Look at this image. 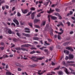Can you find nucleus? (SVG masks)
Segmentation results:
<instances>
[{
	"label": "nucleus",
	"instance_id": "49",
	"mask_svg": "<svg viewBox=\"0 0 75 75\" xmlns=\"http://www.w3.org/2000/svg\"><path fill=\"white\" fill-rule=\"evenodd\" d=\"M11 45H13L11 46V48H13L15 47V45H14L13 43H11Z\"/></svg>",
	"mask_w": 75,
	"mask_h": 75
},
{
	"label": "nucleus",
	"instance_id": "43",
	"mask_svg": "<svg viewBox=\"0 0 75 75\" xmlns=\"http://www.w3.org/2000/svg\"><path fill=\"white\" fill-rule=\"evenodd\" d=\"M45 23H46V22L45 21H43L42 25H45Z\"/></svg>",
	"mask_w": 75,
	"mask_h": 75
},
{
	"label": "nucleus",
	"instance_id": "54",
	"mask_svg": "<svg viewBox=\"0 0 75 75\" xmlns=\"http://www.w3.org/2000/svg\"><path fill=\"white\" fill-rule=\"evenodd\" d=\"M48 40L49 42H51V41H52V39H48Z\"/></svg>",
	"mask_w": 75,
	"mask_h": 75
},
{
	"label": "nucleus",
	"instance_id": "20",
	"mask_svg": "<svg viewBox=\"0 0 75 75\" xmlns=\"http://www.w3.org/2000/svg\"><path fill=\"white\" fill-rule=\"evenodd\" d=\"M28 24L31 27H33V23H28Z\"/></svg>",
	"mask_w": 75,
	"mask_h": 75
},
{
	"label": "nucleus",
	"instance_id": "47",
	"mask_svg": "<svg viewBox=\"0 0 75 75\" xmlns=\"http://www.w3.org/2000/svg\"><path fill=\"white\" fill-rule=\"evenodd\" d=\"M41 16V14L40 13L37 15V17H40Z\"/></svg>",
	"mask_w": 75,
	"mask_h": 75
},
{
	"label": "nucleus",
	"instance_id": "8",
	"mask_svg": "<svg viewBox=\"0 0 75 75\" xmlns=\"http://www.w3.org/2000/svg\"><path fill=\"white\" fill-rule=\"evenodd\" d=\"M36 11L34 12L33 13L31 14V18L32 19H34V16H35V14H36Z\"/></svg>",
	"mask_w": 75,
	"mask_h": 75
},
{
	"label": "nucleus",
	"instance_id": "18",
	"mask_svg": "<svg viewBox=\"0 0 75 75\" xmlns=\"http://www.w3.org/2000/svg\"><path fill=\"white\" fill-rule=\"evenodd\" d=\"M64 53H65L66 54H67L68 55V54H69V51L68 50H64Z\"/></svg>",
	"mask_w": 75,
	"mask_h": 75
},
{
	"label": "nucleus",
	"instance_id": "10",
	"mask_svg": "<svg viewBox=\"0 0 75 75\" xmlns=\"http://www.w3.org/2000/svg\"><path fill=\"white\" fill-rule=\"evenodd\" d=\"M15 64L16 65V66L19 67H21L22 68H23V66L21 65V64L18 63L16 62L15 63Z\"/></svg>",
	"mask_w": 75,
	"mask_h": 75
},
{
	"label": "nucleus",
	"instance_id": "17",
	"mask_svg": "<svg viewBox=\"0 0 75 75\" xmlns=\"http://www.w3.org/2000/svg\"><path fill=\"white\" fill-rule=\"evenodd\" d=\"M60 31H61V32H59L58 33V34H59L60 35H61L63 33H64V30H62V28H60Z\"/></svg>",
	"mask_w": 75,
	"mask_h": 75
},
{
	"label": "nucleus",
	"instance_id": "7",
	"mask_svg": "<svg viewBox=\"0 0 75 75\" xmlns=\"http://www.w3.org/2000/svg\"><path fill=\"white\" fill-rule=\"evenodd\" d=\"M66 49L67 50H70L71 52H73L74 50L72 49V47H66Z\"/></svg>",
	"mask_w": 75,
	"mask_h": 75
},
{
	"label": "nucleus",
	"instance_id": "50",
	"mask_svg": "<svg viewBox=\"0 0 75 75\" xmlns=\"http://www.w3.org/2000/svg\"><path fill=\"white\" fill-rule=\"evenodd\" d=\"M31 12H29L28 14L26 15L27 16H30V14H31Z\"/></svg>",
	"mask_w": 75,
	"mask_h": 75
},
{
	"label": "nucleus",
	"instance_id": "53",
	"mask_svg": "<svg viewBox=\"0 0 75 75\" xmlns=\"http://www.w3.org/2000/svg\"><path fill=\"white\" fill-rule=\"evenodd\" d=\"M70 15H72V14L73 13V12H72V11H70Z\"/></svg>",
	"mask_w": 75,
	"mask_h": 75
},
{
	"label": "nucleus",
	"instance_id": "48",
	"mask_svg": "<svg viewBox=\"0 0 75 75\" xmlns=\"http://www.w3.org/2000/svg\"><path fill=\"white\" fill-rule=\"evenodd\" d=\"M1 45H5V44H4V43L3 42H1L0 43Z\"/></svg>",
	"mask_w": 75,
	"mask_h": 75
},
{
	"label": "nucleus",
	"instance_id": "22",
	"mask_svg": "<svg viewBox=\"0 0 75 75\" xmlns=\"http://www.w3.org/2000/svg\"><path fill=\"white\" fill-rule=\"evenodd\" d=\"M69 44V42H65L63 44V45L64 46H66V45H68Z\"/></svg>",
	"mask_w": 75,
	"mask_h": 75
},
{
	"label": "nucleus",
	"instance_id": "24",
	"mask_svg": "<svg viewBox=\"0 0 75 75\" xmlns=\"http://www.w3.org/2000/svg\"><path fill=\"white\" fill-rule=\"evenodd\" d=\"M3 58H8V56H7V55L4 54L3 56Z\"/></svg>",
	"mask_w": 75,
	"mask_h": 75
},
{
	"label": "nucleus",
	"instance_id": "15",
	"mask_svg": "<svg viewBox=\"0 0 75 75\" xmlns=\"http://www.w3.org/2000/svg\"><path fill=\"white\" fill-rule=\"evenodd\" d=\"M40 20L39 19H35L34 21V23H38V22H40Z\"/></svg>",
	"mask_w": 75,
	"mask_h": 75
},
{
	"label": "nucleus",
	"instance_id": "2",
	"mask_svg": "<svg viewBox=\"0 0 75 75\" xmlns=\"http://www.w3.org/2000/svg\"><path fill=\"white\" fill-rule=\"evenodd\" d=\"M50 17H51V19L55 20L57 19V17L55 16H52L51 15H48L47 17V18L48 19L49 22L50 23Z\"/></svg>",
	"mask_w": 75,
	"mask_h": 75
},
{
	"label": "nucleus",
	"instance_id": "28",
	"mask_svg": "<svg viewBox=\"0 0 75 75\" xmlns=\"http://www.w3.org/2000/svg\"><path fill=\"white\" fill-rule=\"evenodd\" d=\"M60 67V66H59L58 67H57V68H55L54 69V70H58V69H59V67Z\"/></svg>",
	"mask_w": 75,
	"mask_h": 75
},
{
	"label": "nucleus",
	"instance_id": "13",
	"mask_svg": "<svg viewBox=\"0 0 75 75\" xmlns=\"http://www.w3.org/2000/svg\"><path fill=\"white\" fill-rule=\"evenodd\" d=\"M54 10L51 9V8H50V11H47V13L50 14V13H52L53 11H54Z\"/></svg>",
	"mask_w": 75,
	"mask_h": 75
},
{
	"label": "nucleus",
	"instance_id": "51",
	"mask_svg": "<svg viewBox=\"0 0 75 75\" xmlns=\"http://www.w3.org/2000/svg\"><path fill=\"white\" fill-rule=\"evenodd\" d=\"M58 17L59 19H60V20H61V19H62V17L60 16V15Z\"/></svg>",
	"mask_w": 75,
	"mask_h": 75
},
{
	"label": "nucleus",
	"instance_id": "19",
	"mask_svg": "<svg viewBox=\"0 0 75 75\" xmlns=\"http://www.w3.org/2000/svg\"><path fill=\"white\" fill-rule=\"evenodd\" d=\"M59 75H63L64 74V73L62 71H59L58 73Z\"/></svg>",
	"mask_w": 75,
	"mask_h": 75
},
{
	"label": "nucleus",
	"instance_id": "9",
	"mask_svg": "<svg viewBox=\"0 0 75 75\" xmlns=\"http://www.w3.org/2000/svg\"><path fill=\"white\" fill-rule=\"evenodd\" d=\"M23 35H24V36H25L26 37H30V36H31V35L28 34H25V33H22Z\"/></svg>",
	"mask_w": 75,
	"mask_h": 75
},
{
	"label": "nucleus",
	"instance_id": "1",
	"mask_svg": "<svg viewBox=\"0 0 75 75\" xmlns=\"http://www.w3.org/2000/svg\"><path fill=\"white\" fill-rule=\"evenodd\" d=\"M30 59H32V60H33V61H34V62H37L38 60H42V59H44V57H42L38 58L36 56H33L30 58Z\"/></svg>",
	"mask_w": 75,
	"mask_h": 75
},
{
	"label": "nucleus",
	"instance_id": "63",
	"mask_svg": "<svg viewBox=\"0 0 75 75\" xmlns=\"http://www.w3.org/2000/svg\"><path fill=\"white\" fill-rule=\"evenodd\" d=\"M56 47L58 49L59 48V45H57L56 46Z\"/></svg>",
	"mask_w": 75,
	"mask_h": 75
},
{
	"label": "nucleus",
	"instance_id": "25",
	"mask_svg": "<svg viewBox=\"0 0 75 75\" xmlns=\"http://www.w3.org/2000/svg\"><path fill=\"white\" fill-rule=\"evenodd\" d=\"M35 53V51H32L30 52V54H34Z\"/></svg>",
	"mask_w": 75,
	"mask_h": 75
},
{
	"label": "nucleus",
	"instance_id": "27",
	"mask_svg": "<svg viewBox=\"0 0 75 75\" xmlns=\"http://www.w3.org/2000/svg\"><path fill=\"white\" fill-rule=\"evenodd\" d=\"M54 15L58 17L60 15L58 13H54Z\"/></svg>",
	"mask_w": 75,
	"mask_h": 75
},
{
	"label": "nucleus",
	"instance_id": "38",
	"mask_svg": "<svg viewBox=\"0 0 75 75\" xmlns=\"http://www.w3.org/2000/svg\"><path fill=\"white\" fill-rule=\"evenodd\" d=\"M69 65H70V66H73V67H75V64H69Z\"/></svg>",
	"mask_w": 75,
	"mask_h": 75
},
{
	"label": "nucleus",
	"instance_id": "55",
	"mask_svg": "<svg viewBox=\"0 0 75 75\" xmlns=\"http://www.w3.org/2000/svg\"><path fill=\"white\" fill-rule=\"evenodd\" d=\"M69 59V57L68 56H66L65 57V60H68V59Z\"/></svg>",
	"mask_w": 75,
	"mask_h": 75
},
{
	"label": "nucleus",
	"instance_id": "40",
	"mask_svg": "<svg viewBox=\"0 0 75 75\" xmlns=\"http://www.w3.org/2000/svg\"><path fill=\"white\" fill-rule=\"evenodd\" d=\"M58 40H61V37L60 35H58Z\"/></svg>",
	"mask_w": 75,
	"mask_h": 75
},
{
	"label": "nucleus",
	"instance_id": "58",
	"mask_svg": "<svg viewBox=\"0 0 75 75\" xmlns=\"http://www.w3.org/2000/svg\"><path fill=\"white\" fill-rule=\"evenodd\" d=\"M74 33V32L72 31L70 32V34H72Z\"/></svg>",
	"mask_w": 75,
	"mask_h": 75
},
{
	"label": "nucleus",
	"instance_id": "14",
	"mask_svg": "<svg viewBox=\"0 0 75 75\" xmlns=\"http://www.w3.org/2000/svg\"><path fill=\"white\" fill-rule=\"evenodd\" d=\"M69 69L71 71V73L72 74H73L74 75H75V72H74V70H72V69L71 68H69Z\"/></svg>",
	"mask_w": 75,
	"mask_h": 75
},
{
	"label": "nucleus",
	"instance_id": "32",
	"mask_svg": "<svg viewBox=\"0 0 75 75\" xmlns=\"http://www.w3.org/2000/svg\"><path fill=\"white\" fill-rule=\"evenodd\" d=\"M49 4V2L47 1L44 4V5H45L46 6H47V5H48V4Z\"/></svg>",
	"mask_w": 75,
	"mask_h": 75
},
{
	"label": "nucleus",
	"instance_id": "36",
	"mask_svg": "<svg viewBox=\"0 0 75 75\" xmlns=\"http://www.w3.org/2000/svg\"><path fill=\"white\" fill-rule=\"evenodd\" d=\"M16 50H21V48L20 47H16L15 48Z\"/></svg>",
	"mask_w": 75,
	"mask_h": 75
},
{
	"label": "nucleus",
	"instance_id": "5",
	"mask_svg": "<svg viewBox=\"0 0 75 75\" xmlns=\"http://www.w3.org/2000/svg\"><path fill=\"white\" fill-rule=\"evenodd\" d=\"M60 68V69H63V68H64V69H64V71L66 74H69V72L68 71V69H67L65 67H62Z\"/></svg>",
	"mask_w": 75,
	"mask_h": 75
},
{
	"label": "nucleus",
	"instance_id": "3",
	"mask_svg": "<svg viewBox=\"0 0 75 75\" xmlns=\"http://www.w3.org/2000/svg\"><path fill=\"white\" fill-rule=\"evenodd\" d=\"M7 31L8 33V34H14V32L12 31L11 30V29H6V32H7Z\"/></svg>",
	"mask_w": 75,
	"mask_h": 75
},
{
	"label": "nucleus",
	"instance_id": "45",
	"mask_svg": "<svg viewBox=\"0 0 75 75\" xmlns=\"http://www.w3.org/2000/svg\"><path fill=\"white\" fill-rule=\"evenodd\" d=\"M11 25L12 26H13V25L14 27H15V26H16V25L13 23H11Z\"/></svg>",
	"mask_w": 75,
	"mask_h": 75
},
{
	"label": "nucleus",
	"instance_id": "31",
	"mask_svg": "<svg viewBox=\"0 0 75 75\" xmlns=\"http://www.w3.org/2000/svg\"><path fill=\"white\" fill-rule=\"evenodd\" d=\"M30 10H33V11H35V8H34L33 7H32L31 8H30Z\"/></svg>",
	"mask_w": 75,
	"mask_h": 75
},
{
	"label": "nucleus",
	"instance_id": "59",
	"mask_svg": "<svg viewBox=\"0 0 75 75\" xmlns=\"http://www.w3.org/2000/svg\"><path fill=\"white\" fill-rule=\"evenodd\" d=\"M5 6L6 7V8L7 9H8L9 8V6H8V5H6Z\"/></svg>",
	"mask_w": 75,
	"mask_h": 75
},
{
	"label": "nucleus",
	"instance_id": "26",
	"mask_svg": "<svg viewBox=\"0 0 75 75\" xmlns=\"http://www.w3.org/2000/svg\"><path fill=\"white\" fill-rule=\"evenodd\" d=\"M70 63H74V62H72V61H67V64H70Z\"/></svg>",
	"mask_w": 75,
	"mask_h": 75
},
{
	"label": "nucleus",
	"instance_id": "12",
	"mask_svg": "<svg viewBox=\"0 0 75 75\" xmlns=\"http://www.w3.org/2000/svg\"><path fill=\"white\" fill-rule=\"evenodd\" d=\"M13 21L14 23H16V24L17 25H18V24H19L18 21L17 20V19H14L13 20Z\"/></svg>",
	"mask_w": 75,
	"mask_h": 75
},
{
	"label": "nucleus",
	"instance_id": "33",
	"mask_svg": "<svg viewBox=\"0 0 75 75\" xmlns=\"http://www.w3.org/2000/svg\"><path fill=\"white\" fill-rule=\"evenodd\" d=\"M63 64L64 66H65L66 67H67L68 66L67 64H65V62H63Z\"/></svg>",
	"mask_w": 75,
	"mask_h": 75
},
{
	"label": "nucleus",
	"instance_id": "60",
	"mask_svg": "<svg viewBox=\"0 0 75 75\" xmlns=\"http://www.w3.org/2000/svg\"><path fill=\"white\" fill-rule=\"evenodd\" d=\"M67 24H68V26H69L70 25V23H69V22H67Z\"/></svg>",
	"mask_w": 75,
	"mask_h": 75
},
{
	"label": "nucleus",
	"instance_id": "23",
	"mask_svg": "<svg viewBox=\"0 0 75 75\" xmlns=\"http://www.w3.org/2000/svg\"><path fill=\"white\" fill-rule=\"evenodd\" d=\"M33 39L34 40H39V38L37 37H34L33 38Z\"/></svg>",
	"mask_w": 75,
	"mask_h": 75
},
{
	"label": "nucleus",
	"instance_id": "56",
	"mask_svg": "<svg viewBox=\"0 0 75 75\" xmlns=\"http://www.w3.org/2000/svg\"><path fill=\"white\" fill-rule=\"evenodd\" d=\"M21 47H25V44L21 46Z\"/></svg>",
	"mask_w": 75,
	"mask_h": 75
},
{
	"label": "nucleus",
	"instance_id": "39",
	"mask_svg": "<svg viewBox=\"0 0 75 75\" xmlns=\"http://www.w3.org/2000/svg\"><path fill=\"white\" fill-rule=\"evenodd\" d=\"M21 50H22L23 51H27V50L24 48H21Z\"/></svg>",
	"mask_w": 75,
	"mask_h": 75
},
{
	"label": "nucleus",
	"instance_id": "61",
	"mask_svg": "<svg viewBox=\"0 0 75 75\" xmlns=\"http://www.w3.org/2000/svg\"><path fill=\"white\" fill-rule=\"evenodd\" d=\"M21 25H24V22H21Z\"/></svg>",
	"mask_w": 75,
	"mask_h": 75
},
{
	"label": "nucleus",
	"instance_id": "35",
	"mask_svg": "<svg viewBox=\"0 0 75 75\" xmlns=\"http://www.w3.org/2000/svg\"><path fill=\"white\" fill-rule=\"evenodd\" d=\"M59 24H60V25H62V27H64V24H62V22H59Z\"/></svg>",
	"mask_w": 75,
	"mask_h": 75
},
{
	"label": "nucleus",
	"instance_id": "11",
	"mask_svg": "<svg viewBox=\"0 0 75 75\" xmlns=\"http://www.w3.org/2000/svg\"><path fill=\"white\" fill-rule=\"evenodd\" d=\"M24 30H28L25 31V33H30V29L28 28H25L24 29Z\"/></svg>",
	"mask_w": 75,
	"mask_h": 75
},
{
	"label": "nucleus",
	"instance_id": "57",
	"mask_svg": "<svg viewBox=\"0 0 75 75\" xmlns=\"http://www.w3.org/2000/svg\"><path fill=\"white\" fill-rule=\"evenodd\" d=\"M18 71H21V69H20V68H18Z\"/></svg>",
	"mask_w": 75,
	"mask_h": 75
},
{
	"label": "nucleus",
	"instance_id": "4",
	"mask_svg": "<svg viewBox=\"0 0 75 75\" xmlns=\"http://www.w3.org/2000/svg\"><path fill=\"white\" fill-rule=\"evenodd\" d=\"M40 72H41V70L38 71V72L37 73V74H38V75H42L43 74H44V73H45V72H46V71L45 70L42 71L41 73H40Z\"/></svg>",
	"mask_w": 75,
	"mask_h": 75
},
{
	"label": "nucleus",
	"instance_id": "29",
	"mask_svg": "<svg viewBox=\"0 0 75 75\" xmlns=\"http://www.w3.org/2000/svg\"><path fill=\"white\" fill-rule=\"evenodd\" d=\"M37 65L35 64H33L30 66L31 67H37Z\"/></svg>",
	"mask_w": 75,
	"mask_h": 75
},
{
	"label": "nucleus",
	"instance_id": "42",
	"mask_svg": "<svg viewBox=\"0 0 75 75\" xmlns=\"http://www.w3.org/2000/svg\"><path fill=\"white\" fill-rule=\"evenodd\" d=\"M55 10L56 11H57V12H59L60 11V10L58 8H56Z\"/></svg>",
	"mask_w": 75,
	"mask_h": 75
},
{
	"label": "nucleus",
	"instance_id": "30",
	"mask_svg": "<svg viewBox=\"0 0 75 75\" xmlns=\"http://www.w3.org/2000/svg\"><path fill=\"white\" fill-rule=\"evenodd\" d=\"M34 26L35 27H36V28H40V26H39L38 25H34Z\"/></svg>",
	"mask_w": 75,
	"mask_h": 75
},
{
	"label": "nucleus",
	"instance_id": "46",
	"mask_svg": "<svg viewBox=\"0 0 75 75\" xmlns=\"http://www.w3.org/2000/svg\"><path fill=\"white\" fill-rule=\"evenodd\" d=\"M17 16H18V17H20V16H21V14H20V13L19 12H18L17 13Z\"/></svg>",
	"mask_w": 75,
	"mask_h": 75
},
{
	"label": "nucleus",
	"instance_id": "44",
	"mask_svg": "<svg viewBox=\"0 0 75 75\" xmlns=\"http://www.w3.org/2000/svg\"><path fill=\"white\" fill-rule=\"evenodd\" d=\"M47 41H45V44L46 45H50V43H47Z\"/></svg>",
	"mask_w": 75,
	"mask_h": 75
},
{
	"label": "nucleus",
	"instance_id": "64",
	"mask_svg": "<svg viewBox=\"0 0 75 75\" xmlns=\"http://www.w3.org/2000/svg\"><path fill=\"white\" fill-rule=\"evenodd\" d=\"M8 21H11V19L10 18H8Z\"/></svg>",
	"mask_w": 75,
	"mask_h": 75
},
{
	"label": "nucleus",
	"instance_id": "37",
	"mask_svg": "<svg viewBox=\"0 0 75 75\" xmlns=\"http://www.w3.org/2000/svg\"><path fill=\"white\" fill-rule=\"evenodd\" d=\"M43 48H46V47H42L39 48V49H40V50H43Z\"/></svg>",
	"mask_w": 75,
	"mask_h": 75
},
{
	"label": "nucleus",
	"instance_id": "52",
	"mask_svg": "<svg viewBox=\"0 0 75 75\" xmlns=\"http://www.w3.org/2000/svg\"><path fill=\"white\" fill-rule=\"evenodd\" d=\"M0 48L1 50H4V47H0Z\"/></svg>",
	"mask_w": 75,
	"mask_h": 75
},
{
	"label": "nucleus",
	"instance_id": "6",
	"mask_svg": "<svg viewBox=\"0 0 75 75\" xmlns=\"http://www.w3.org/2000/svg\"><path fill=\"white\" fill-rule=\"evenodd\" d=\"M74 55L73 54H69V59L71 60L74 58Z\"/></svg>",
	"mask_w": 75,
	"mask_h": 75
},
{
	"label": "nucleus",
	"instance_id": "34",
	"mask_svg": "<svg viewBox=\"0 0 75 75\" xmlns=\"http://www.w3.org/2000/svg\"><path fill=\"white\" fill-rule=\"evenodd\" d=\"M13 41H14V42H17V39L15 38H13Z\"/></svg>",
	"mask_w": 75,
	"mask_h": 75
},
{
	"label": "nucleus",
	"instance_id": "16",
	"mask_svg": "<svg viewBox=\"0 0 75 75\" xmlns=\"http://www.w3.org/2000/svg\"><path fill=\"white\" fill-rule=\"evenodd\" d=\"M27 10H22V11L23 14H26L27 13Z\"/></svg>",
	"mask_w": 75,
	"mask_h": 75
},
{
	"label": "nucleus",
	"instance_id": "21",
	"mask_svg": "<svg viewBox=\"0 0 75 75\" xmlns=\"http://www.w3.org/2000/svg\"><path fill=\"white\" fill-rule=\"evenodd\" d=\"M11 74H12L11 73L9 72H7L6 73V75H11Z\"/></svg>",
	"mask_w": 75,
	"mask_h": 75
},
{
	"label": "nucleus",
	"instance_id": "62",
	"mask_svg": "<svg viewBox=\"0 0 75 75\" xmlns=\"http://www.w3.org/2000/svg\"><path fill=\"white\" fill-rule=\"evenodd\" d=\"M51 36H53V32H51L50 33Z\"/></svg>",
	"mask_w": 75,
	"mask_h": 75
},
{
	"label": "nucleus",
	"instance_id": "41",
	"mask_svg": "<svg viewBox=\"0 0 75 75\" xmlns=\"http://www.w3.org/2000/svg\"><path fill=\"white\" fill-rule=\"evenodd\" d=\"M29 46H31L30 44H25V47H28Z\"/></svg>",
	"mask_w": 75,
	"mask_h": 75
}]
</instances>
